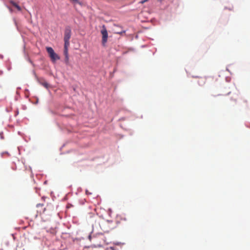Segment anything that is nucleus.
Instances as JSON below:
<instances>
[{"mask_svg": "<svg viewBox=\"0 0 250 250\" xmlns=\"http://www.w3.org/2000/svg\"><path fill=\"white\" fill-rule=\"evenodd\" d=\"M115 33L118 34H122L125 33V31L122 30L121 31H116Z\"/></svg>", "mask_w": 250, "mask_h": 250, "instance_id": "9", "label": "nucleus"}, {"mask_svg": "<svg viewBox=\"0 0 250 250\" xmlns=\"http://www.w3.org/2000/svg\"><path fill=\"white\" fill-rule=\"evenodd\" d=\"M148 1V0H143L141 1L140 2V3L143 4V3H145V2H146V1Z\"/></svg>", "mask_w": 250, "mask_h": 250, "instance_id": "10", "label": "nucleus"}, {"mask_svg": "<svg viewBox=\"0 0 250 250\" xmlns=\"http://www.w3.org/2000/svg\"><path fill=\"white\" fill-rule=\"evenodd\" d=\"M42 85L44 87H46V88H48V84L47 83V82H44L42 83Z\"/></svg>", "mask_w": 250, "mask_h": 250, "instance_id": "8", "label": "nucleus"}, {"mask_svg": "<svg viewBox=\"0 0 250 250\" xmlns=\"http://www.w3.org/2000/svg\"><path fill=\"white\" fill-rule=\"evenodd\" d=\"M65 61H66V62H68V60H69V57H68V56H67V57H65Z\"/></svg>", "mask_w": 250, "mask_h": 250, "instance_id": "11", "label": "nucleus"}, {"mask_svg": "<svg viewBox=\"0 0 250 250\" xmlns=\"http://www.w3.org/2000/svg\"><path fill=\"white\" fill-rule=\"evenodd\" d=\"M36 207L38 209L37 210V211L40 214H41L42 213H43L45 210V208H43V204H37Z\"/></svg>", "mask_w": 250, "mask_h": 250, "instance_id": "4", "label": "nucleus"}, {"mask_svg": "<svg viewBox=\"0 0 250 250\" xmlns=\"http://www.w3.org/2000/svg\"><path fill=\"white\" fill-rule=\"evenodd\" d=\"M71 35V30L70 27H67L65 29L64 42V44H69V40Z\"/></svg>", "mask_w": 250, "mask_h": 250, "instance_id": "2", "label": "nucleus"}, {"mask_svg": "<svg viewBox=\"0 0 250 250\" xmlns=\"http://www.w3.org/2000/svg\"><path fill=\"white\" fill-rule=\"evenodd\" d=\"M69 46V44H64V54L65 55V57H67V56H68V47Z\"/></svg>", "mask_w": 250, "mask_h": 250, "instance_id": "7", "label": "nucleus"}, {"mask_svg": "<svg viewBox=\"0 0 250 250\" xmlns=\"http://www.w3.org/2000/svg\"><path fill=\"white\" fill-rule=\"evenodd\" d=\"M101 32L102 35V44L104 45L108 38V33L105 25H103Z\"/></svg>", "mask_w": 250, "mask_h": 250, "instance_id": "3", "label": "nucleus"}, {"mask_svg": "<svg viewBox=\"0 0 250 250\" xmlns=\"http://www.w3.org/2000/svg\"><path fill=\"white\" fill-rule=\"evenodd\" d=\"M163 0H158V1L159 2H160V3H162V1H163Z\"/></svg>", "mask_w": 250, "mask_h": 250, "instance_id": "14", "label": "nucleus"}, {"mask_svg": "<svg viewBox=\"0 0 250 250\" xmlns=\"http://www.w3.org/2000/svg\"><path fill=\"white\" fill-rule=\"evenodd\" d=\"M10 3L15 7L19 11H21V7L15 2L13 0H11Z\"/></svg>", "mask_w": 250, "mask_h": 250, "instance_id": "5", "label": "nucleus"}, {"mask_svg": "<svg viewBox=\"0 0 250 250\" xmlns=\"http://www.w3.org/2000/svg\"><path fill=\"white\" fill-rule=\"evenodd\" d=\"M0 139H3V137L2 136V134H0Z\"/></svg>", "mask_w": 250, "mask_h": 250, "instance_id": "13", "label": "nucleus"}, {"mask_svg": "<svg viewBox=\"0 0 250 250\" xmlns=\"http://www.w3.org/2000/svg\"><path fill=\"white\" fill-rule=\"evenodd\" d=\"M198 83L200 85H203L206 83V78L204 77L199 78Z\"/></svg>", "mask_w": 250, "mask_h": 250, "instance_id": "6", "label": "nucleus"}, {"mask_svg": "<svg viewBox=\"0 0 250 250\" xmlns=\"http://www.w3.org/2000/svg\"><path fill=\"white\" fill-rule=\"evenodd\" d=\"M71 1L73 2H75V3H77L78 2V0H70Z\"/></svg>", "mask_w": 250, "mask_h": 250, "instance_id": "12", "label": "nucleus"}, {"mask_svg": "<svg viewBox=\"0 0 250 250\" xmlns=\"http://www.w3.org/2000/svg\"><path fill=\"white\" fill-rule=\"evenodd\" d=\"M46 51L49 54L51 60L53 62H55L56 60H59V56L54 52L53 48L51 47H47Z\"/></svg>", "mask_w": 250, "mask_h": 250, "instance_id": "1", "label": "nucleus"}]
</instances>
